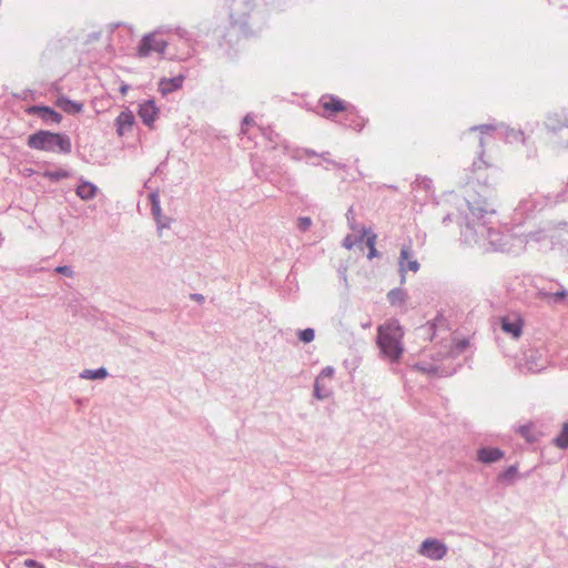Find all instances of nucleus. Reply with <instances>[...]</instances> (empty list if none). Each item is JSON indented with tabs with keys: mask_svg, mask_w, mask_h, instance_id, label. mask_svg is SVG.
<instances>
[{
	"mask_svg": "<svg viewBox=\"0 0 568 568\" xmlns=\"http://www.w3.org/2000/svg\"><path fill=\"white\" fill-rule=\"evenodd\" d=\"M403 337L404 332L397 321H387L377 328V345L392 362H397L404 352Z\"/></svg>",
	"mask_w": 568,
	"mask_h": 568,
	"instance_id": "obj_1",
	"label": "nucleus"
},
{
	"mask_svg": "<svg viewBox=\"0 0 568 568\" xmlns=\"http://www.w3.org/2000/svg\"><path fill=\"white\" fill-rule=\"evenodd\" d=\"M28 145L34 150L70 153L71 142L67 135L50 131H39L28 138Z\"/></svg>",
	"mask_w": 568,
	"mask_h": 568,
	"instance_id": "obj_2",
	"label": "nucleus"
},
{
	"mask_svg": "<svg viewBox=\"0 0 568 568\" xmlns=\"http://www.w3.org/2000/svg\"><path fill=\"white\" fill-rule=\"evenodd\" d=\"M168 48V41L163 38V36L159 32H152L145 34L138 49L136 54L139 58H145L151 53L164 54Z\"/></svg>",
	"mask_w": 568,
	"mask_h": 568,
	"instance_id": "obj_3",
	"label": "nucleus"
},
{
	"mask_svg": "<svg viewBox=\"0 0 568 568\" xmlns=\"http://www.w3.org/2000/svg\"><path fill=\"white\" fill-rule=\"evenodd\" d=\"M419 552L433 560H439L446 555L447 548L443 542L436 539H426L422 544Z\"/></svg>",
	"mask_w": 568,
	"mask_h": 568,
	"instance_id": "obj_4",
	"label": "nucleus"
},
{
	"mask_svg": "<svg viewBox=\"0 0 568 568\" xmlns=\"http://www.w3.org/2000/svg\"><path fill=\"white\" fill-rule=\"evenodd\" d=\"M320 104L325 111L326 116L335 115L339 112L347 111L348 105L347 103L334 95H324L320 100Z\"/></svg>",
	"mask_w": 568,
	"mask_h": 568,
	"instance_id": "obj_5",
	"label": "nucleus"
},
{
	"mask_svg": "<svg viewBox=\"0 0 568 568\" xmlns=\"http://www.w3.org/2000/svg\"><path fill=\"white\" fill-rule=\"evenodd\" d=\"M334 369L331 367L324 368L320 376L315 381L314 385V394L318 399L326 398L331 393V387L327 385V382H332Z\"/></svg>",
	"mask_w": 568,
	"mask_h": 568,
	"instance_id": "obj_6",
	"label": "nucleus"
},
{
	"mask_svg": "<svg viewBox=\"0 0 568 568\" xmlns=\"http://www.w3.org/2000/svg\"><path fill=\"white\" fill-rule=\"evenodd\" d=\"M500 325L501 329L505 333L510 334L514 338L517 339L521 336L524 326L521 317L518 316L515 321L511 322L508 317L504 316L500 318Z\"/></svg>",
	"mask_w": 568,
	"mask_h": 568,
	"instance_id": "obj_7",
	"label": "nucleus"
},
{
	"mask_svg": "<svg viewBox=\"0 0 568 568\" xmlns=\"http://www.w3.org/2000/svg\"><path fill=\"white\" fill-rule=\"evenodd\" d=\"M27 112L29 114H38L43 120L52 121L54 123H60L62 120L61 114L49 106L33 105V106L28 108Z\"/></svg>",
	"mask_w": 568,
	"mask_h": 568,
	"instance_id": "obj_8",
	"label": "nucleus"
},
{
	"mask_svg": "<svg viewBox=\"0 0 568 568\" xmlns=\"http://www.w3.org/2000/svg\"><path fill=\"white\" fill-rule=\"evenodd\" d=\"M133 124L134 115L131 111H123L115 119L116 132L120 136H123L128 131H130Z\"/></svg>",
	"mask_w": 568,
	"mask_h": 568,
	"instance_id": "obj_9",
	"label": "nucleus"
},
{
	"mask_svg": "<svg viewBox=\"0 0 568 568\" xmlns=\"http://www.w3.org/2000/svg\"><path fill=\"white\" fill-rule=\"evenodd\" d=\"M139 116L146 125H151L158 118V108L153 101L144 102L140 105Z\"/></svg>",
	"mask_w": 568,
	"mask_h": 568,
	"instance_id": "obj_10",
	"label": "nucleus"
},
{
	"mask_svg": "<svg viewBox=\"0 0 568 568\" xmlns=\"http://www.w3.org/2000/svg\"><path fill=\"white\" fill-rule=\"evenodd\" d=\"M410 248L403 247L400 251L399 257V268L402 272L412 271L417 272L419 270V264L416 260H412Z\"/></svg>",
	"mask_w": 568,
	"mask_h": 568,
	"instance_id": "obj_11",
	"label": "nucleus"
},
{
	"mask_svg": "<svg viewBox=\"0 0 568 568\" xmlns=\"http://www.w3.org/2000/svg\"><path fill=\"white\" fill-rule=\"evenodd\" d=\"M184 82L183 75H178L171 79H162L159 82V90L162 94H169L182 88Z\"/></svg>",
	"mask_w": 568,
	"mask_h": 568,
	"instance_id": "obj_12",
	"label": "nucleus"
},
{
	"mask_svg": "<svg viewBox=\"0 0 568 568\" xmlns=\"http://www.w3.org/2000/svg\"><path fill=\"white\" fill-rule=\"evenodd\" d=\"M504 456L503 452L498 448H480L477 452V457L483 463H494Z\"/></svg>",
	"mask_w": 568,
	"mask_h": 568,
	"instance_id": "obj_13",
	"label": "nucleus"
},
{
	"mask_svg": "<svg viewBox=\"0 0 568 568\" xmlns=\"http://www.w3.org/2000/svg\"><path fill=\"white\" fill-rule=\"evenodd\" d=\"M57 105L64 112L70 114L80 113L83 110V104L77 101H72L65 97H61L57 100Z\"/></svg>",
	"mask_w": 568,
	"mask_h": 568,
	"instance_id": "obj_14",
	"label": "nucleus"
},
{
	"mask_svg": "<svg viewBox=\"0 0 568 568\" xmlns=\"http://www.w3.org/2000/svg\"><path fill=\"white\" fill-rule=\"evenodd\" d=\"M97 193V186L89 182L81 183L77 189V194L82 200H90L92 199Z\"/></svg>",
	"mask_w": 568,
	"mask_h": 568,
	"instance_id": "obj_15",
	"label": "nucleus"
},
{
	"mask_svg": "<svg viewBox=\"0 0 568 568\" xmlns=\"http://www.w3.org/2000/svg\"><path fill=\"white\" fill-rule=\"evenodd\" d=\"M108 373L104 368H99L95 371L85 369L81 373V377L85 379H102L106 377Z\"/></svg>",
	"mask_w": 568,
	"mask_h": 568,
	"instance_id": "obj_16",
	"label": "nucleus"
},
{
	"mask_svg": "<svg viewBox=\"0 0 568 568\" xmlns=\"http://www.w3.org/2000/svg\"><path fill=\"white\" fill-rule=\"evenodd\" d=\"M555 444L559 448L568 447V423L564 425L560 434L555 438Z\"/></svg>",
	"mask_w": 568,
	"mask_h": 568,
	"instance_id": "obj_17",
	"label": "nucleus"
},
{
	"mask_svg": "<svg viewBox=\"0 0 568 568\" xmlns=\"http://www.w3.org/2000/svg\"><path fill=\"white\" fill-rule=\"evenodd\" d=\"M43 176L51 181H59L62 179H67L69 176V173L63 169H58L55 171H45L43 173Z\"/></svg>",
	"mask_w": 568,
	"mask_h": 568,
	"instance_id": "obj_18",
	"label": "nucleus"
},
{
	"mask_svg": "<svg viewBox=\"0 0 568 568\" xmlns=\"http://www.w3.org/2000/svg\"><path fill=\"white\" fill-rule=\"evenodd\" d=\"M298 336L302 342L310 343L314 339L315 333H314V329H312V328H305L300 332Z\"/></svg>",
	"mask_w": 568,
	"mask_h": 568,
	"instance_id": "obj_19",
	"label": "nucleus"
},
{
	"mask_svg": "<svg viewBox=\"0 0 568 568\" xmlns=\"http://www.w3.org/2000/svg\"><path fill=\"white\" fill-rule=\"evenodd\" d=\"M312 225V220L307 216H303V217H298L297 219V227L302 231V232H305L307 231Z\"/></svg>",
	"mask_w": 568,
	"mask_h": 568,
	"instance_id": "obj_20",
	"label": "nucleus"
},
{
	"mask_svg": "<svg viewBox=\"0 0 568 568\" xmlns=\"http://www.w3.org/2000/svg\"><path fill=\"white\" fill-rule=\"evenodd\" d=\"M363 236H367L366 245L368 246V248L375 247V242H376V235L375 234H371L369 231H364Z\"/></svg>",
	"mask_w": 568,
	"mask_h": 568,
	"instance_id": "obj_21",
	"label": "nucleus"
},
{
	"mask_svg": "<svg viewBox=\"0 0 568 568\" xmlns=\"http://www.w3.org/2000/svg\"><path fill=\"white\" fill-rule=\"evenodd\" d=\"M151 201H152V211H153V214L155 216L159 215L160 213V204H159V201H158V197L155 194H151Z\"/></svg>",
	"mask_w": 568,
	"mask_h": 568,
	"instance_id": "obj_22",
	"label": "nucleus"
},
{
	"mask_svg": "<svg viewBox=\"0 0 568 568\" xmlns=\"http://www.w3.org/2000/svg\"><path fill=\"white\" fill-rule=\"evenodd\" d=\"M343 244H344V246H345L346 248H348V250H349V248H352V247L356 244V239H355V237H353V236H351V235H348V236H346V237L344 239Z\"/></svg>",
	"mask_w": 568,
	"mask_h": 568,
	"instance_id": "obj_23",
	"label": "nucleus"
},
{
	"mask_svg": "<svg viewBox=\"0 0 568 568\" xmlns=\"http://www.w3.org/2000/svg\"><path fill=\"white\" fill-rule=\"evenodd\" d=\"M402 293L399 291H392L389 294H388V300L390 301V303L395 304L397 302V300H402L400 297Z\"/></svg>",
	"mask_w": 568,
	"mask_h": 568,
	"instance_id": "obj_24",
	"label": "nucleus"
},
{
	"mask_svg": "<svg viewBox=\"0 0 568 568\" xmlns=\"http://www.w3.org/2000/svg\"><path fill=\"white\" fill-rule=\"evenodd\" d=\"M24 565L29 568H39V566H41L40 564H38L36 560L33 559H27L24 561Z\"/></svg>",
	"mask_w": 568,
	"mask_h": 568,
	"instance_id": "obj_25",
	"label": "nucleus"
},
{
	"mask_svg": "<svg viewBox=\"0 0 568 568\" xmlns=\"http://www.w3.org/2000/svg\"><path fill=\"white\" fill-rule=\"evenodd\" d=\"M549 126H550L552 130L560 129L559 120L550 119V120H549Z\"/></svg>",
	"mask_w": 568,
	"mask_h": 568,
	"instance_id": "obj_26",
	"label": "nucleus"
},
{
	"mask_svg": "<svg viewBox=\"0 0 568 568\" xmlns=\"http://www.w3.org/2000/svg\"><path fill=\"white\" fill-rule=\"evenodd\" d=\"M58 273H63V274H67V275H71V271L68 266H59L57 267L55 270Z\"/></svg>",
	"mask_w": 568,
	"mask_h": 568,
	"instance_id": "obj_27",
	"label": "nucleus"
},
{
	"mask_svg": "<svg viewBox=\"0 0 568 568\" xmlns=\"http://www.w3.org/2000/svg\"><path fill=\"white\" fill-rule=\"evenodd\" d=\"M377 255V251L375 247L369 248L368 258H373Z\"/></svg>",
	"mask_w": 568,
	"mask_h": 568,
	"instance_id": "obj_28",
	"label": "nucleus"
},
{
	"mask_svg": "<svg viewBox=\"0 0 568 568\" xmlns=\"http://www.w3.org/2000/svg\"><path fill=\"white\" fill-rule=\"evenodd\" d=\"M128 90H129V87L126 84H122L120 88V92L123 95L126 94Z\"/></svg>",
	"mask_w": 568,
	"mask_h": 568,
	"instance_id": "obj_29",
	"label": "nucleus"
},
{
	"mask_svg": "<svg viewBox=\"0 0 568 568\" xmlns=\"http://www.w3.org/2000/svg\"><path fill=\"white\" fill-rule=\"evenodd\" d=\"M555 296H556L557 298H562V297H565V296H566V292H565V291H562V292H558V293H556V294H555Z\"/></svg>",
	"mask_w": 568,
	"mask_h": 568,
	"instance_id": "obj_30",
	"label": "nucleus"
},
{
	"mask_svg": "<svg viewBox=\"0 0 568 568\" xmlns=\"http://www.w3.org/2000/svg\"><path fill=\"white\" fill-rule=\"evenodd\" d=\"M192 298L199 301V302H202L203 301V296L202 295H192Z\"/></svg>",
	"mask_w": 568,
	"mask_h": 568,
	"instance_id": "obj_31",
	"label": "nucleus"
},
{
	"mask_svg": "<svg viewBox=\"0 0 568 568\" xmlns=\"http://www.w3.org/2000/svg\"><path fill=\"white\" fill-rule=\"evenodd\" d=\"M39 568H44L43 566H39Z\"/></svg>",
	"mask_w": 568,
	"mask_h": 568,
	"instance_id": "obj_32",
	"label": "nucleus"
}]
</instances>
